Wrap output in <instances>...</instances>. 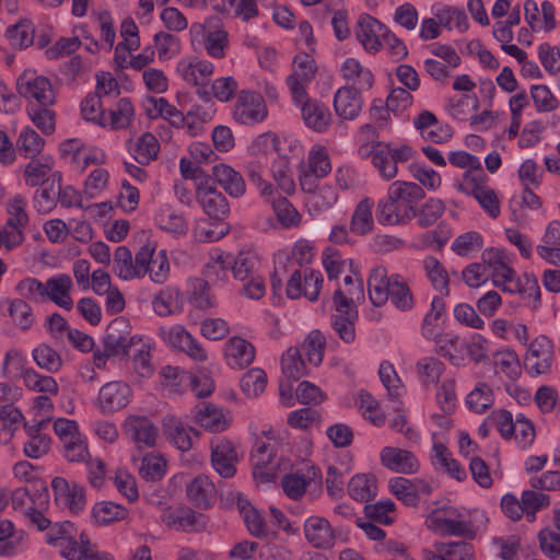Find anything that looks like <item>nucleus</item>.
<instances>
[{"instance_id": "obj_25", "label": "nucleus", "mask_w": 560, "mask_h": 560, "mask_svg": "<svg viewBox=\"0 0 560 560\" xmlns=\"http://www.w3.org/2000/svg\"><path fill=\"white\" fill-rule=\"evenodd\" d=\"M131 397V388L124 382H108L98 393L97 405L103 413H112L125 408Z\"/></svg>"}, {"instance_id": "obj_51", "label": "nucleus", "mask_w": 560, "mask_h": 560, "mask_svg": "<svg viewBox=\"0 0 560 560\" xmlns=\"http://www.w3.org/2000/svg\"><path fill=\"white\" fill-rule=\"evenodd\" d=\"M163 431L167 440L179 451L187 452L192 447V436L178 418L165 417L163 419Z\"/></svg>"}, {"instance_id": "obj_48", "label": "nucleus", "mask_w": 560, "mask_h": 560, "mask_svg": "<svg viewBox=\"0 0 560 560\" xmlns=\"http://www.w3.org/2000/svg\"><path fill=\"white\" fill-rule=\"evenodd\" d=\"M438 351L453 364L460 365L464 361L466 341L454 332H443L435 340Z\"/></svg>"}, {"instance_id": "obj_38", "label": "nucleus", "mask_w": 560, "mask_h": 560, "mask_svg": "<svg viewBox=\"0 0 560 560\" xmlns=\"http://www.w3.org/2000/svg\"><path fill=\"white\" fill-rule=\"evenodd\" d=\"M392 279L387 278V270L383 266L373 268L368 278V291L371 302L375 306L384 305L389 299Z\"/></svg>"}, {"instance_id": "obj_28", "label": "nucleus", "mask_w": 560, "mask_h": 560, "mask_svg": "<svg viewBox=\"0 0 560 560\" xmlns=\"http://www.w3.org/2000/svg\"><path fill=\"white\" fill-rule=\"evenodd\" d=\"M161 335L171 347L186 352L191 359L200 362L207 359L205 349L183 326L176 325L168 330L162 328Z\"/></svg>"}, {"instance_id": "obj_18", "label": "nucleus", "mask_w": 560, "mask_h": 560, "mask_svg": "<svg viewBox=\"0 0 560 560\" xmlns=\"http://www.w3.org/2000/svg\"><path fill=\"white\" fill-rule=\"evenodd\" d=\"M292 102L300 108L302 119L307 128L318 133H324L329 129L332 115L325 104L316 100H310L307 93L301 102Z\"/></svg>"}, {"instance_id": "obj_30", "label": "nucleus", "mask_w": 560, "mask_h": 560, "mask_svg": "<svg viewBox=\"0 0 560 560\" xmlns=\"http://www.w3.org/2000/svg\"><path fill=\"white\" fill-rule=\"evenodd\" d=\"M237 453L233 444L223 439H218L211 444V463L215 471L223 478L235 475Z\"/></svg>"}, {"instance_id": "obj_27", "label": "nucleus", "mask_w": 560, "mask_h": 560, "mask_svg": "<svg viewBox=\"0 0 560 560\" xmlns=\"http://www.w3.org/2000/svg\"><path fill=\"white\" fill-rule=\"evenodd\" d=\"M196 197L205 213L211 219L223 220L230 212V206L224 195L208 182L197 186Z\"/></svg>"}, {"instance_id": "obj_62", "label": "nucleus", "mask_w": 560, "mask_h": 560, "mask_svg": "<svg viewBox=\"0 0 560 560\" xmlns=\"http://www.w3.org/2000/svg\"><path fill=\"white\" fill-rule=\"evenodd\" d=\"M183 79L194 85H207L213 72V65L207 60H196L180 65Z\"/></svg>"}, {"instance_id": "obj_26", "label": "nucleus", "mask_w": 560, "mask_h": 560, "mask_svg": "<svg viewBox=\"0 0 560 560\" xmlns=\"http://www.w3.org/2000/svg\"><path fill=\"white\" fill-rule=\"evenodd\" d=\"M482 260L488 267L492 283L500 289L515 271L511 266L506 250L503 248L489 247L485 249L482 253Z\"/></svg>"}, {"instance_id": "obj_40", "label": "nucleus", "mask_w": 560, "mask_h": 560, "mask_svg": "<svg viewBox=\"0 0 560 560\" xmlns=\"http://www.w3.org/2000/svg\"><path fill=\"white\" fill-rule=\"evenodd\" d=\"M445 316V303L442 298L434 296L430 304V310L425 314L422 326L421 335L427 340H435L442 332V324Z\"/></svg>"}, {"instance_id": "obj_9", "label": "nucleus", "mask_w": 560, "mask_h": 560, "mask_svg": "<svg viewBox=\"0 0 560 560\" xmlns=\"http://www.w3.org/2000/svg\"><path fill=\"white\" fill-rule=\"evenodd\" d=\"M11 366L20 372V376L27 388L39 393H49L51 395L58 394L59 387L55 378L40 375L31 369H23V359L18 351L7 352L2 368L3 373L10 374L12 372Z\"/></svg>"}, {"instance_id": "obj_29", "label": "nucleus", "mask_w": 560, "mask_h": 560, "mask_svg": "<svg viewBox=\"0 0 560 560\" xmlns=\"http://www.w3.org/2000/svg\"><path fill=\"white\" fill-rule=\"evenodd\" d=\"M162 522L168 527L183 532H198L207 526L206 515L186 506L163 513Z\"/></svg>"}, {"instance_id": "obj_37", "label": "nucleus", "mask_w": 560, "mask_h": 560, "mask_svg": "<svg viewBox=\"0 0 560 560\" xmlns=\"http://www.w3.org/2000/svg\"><path fill=\"white\" fill-rule=\"evenodd\" d=\"M432 13L440 25L448 31L465 33L469 27V22L464 10L448 4H435L432 7Z\"/></svg>"}, {"instance_id": "obj_24", "label": "nucleus", "mask_w": 560, "mask_h": 560, "mask_svg": "<svg viewBox=\"0 0 560 560\" xmlns=\"http://www.w3.org/2000/svg\"><path fill=\"white\" fill-rule=\"evenodd\" d=\"M502 291L518 294L525 303L532 308H536L540 303V288L537 278L529 272L520 276L514 271L513 276L503 284Z\"/></svg>"}, {"instance_id": "obj_42", "label": "nucleus", "mask_w": 560, "mask_h": 560, "mask_svg": "<svg viewBox=\"0 0 560 560\" xmlns=\"http://www.w3.org/2000/svg\"><path fill=\"white\" fill-rule=\"evenodd\" d=\"M480 101L475 93L451 96L445 105L448 116L457 121H468L471 114L479 109Z\"/></svg>"}, {"instance_id": "obj_17", "label": "nucleus", "mask_w": 560, "mask_h": 560, "mask_svg": "<svg viewBox=\"0 0 560 560\" xmlns=\"http://www.w3.org/2000/svg\"><path fill=\"white\" fill-rule=\"evenodd\" d=\"M306 541L316 549L327 550L335 546L337 533L329 520L322 515L306 517L303 525Z\"/></svg>"}, {"instance_id": "obj_45", "label": "nucleus", "mask_w": 560, "mask_h": 560, "mask_svg": "<svg viewBox=\"0 0 560 560\" xmlns=\"http://www.w3.org/2000/svg\"><path fill=\"white\" fill-rule=\"evenodd\" d=\"M492 361L494 372L499 376L515 381L522 373L518 355L513 349L505 348L497 351Z\"/></svg>"}, {"instance_id": "obj_33", "label": "nucleus", "mask_w": 560, "mask_h": 560, "mask_svg": "<svg viewBox=\"0 0 560 560\" xmlns=\"http://www.w3.org/2000/svg\"><path fill=\"white\" fill-rule=\"evenodd\" d=\"M186 493L192 505L209 509L215 501L217 490L210 478L201 474L186 486Z\"/></svg>"}, {"instance_id": "obj_4", "label": "nucleus", "mask_w": 560, "mask_h": 560, "mask_svg": "<svg viewBox=\"0 0 560 560\" xmlns=\"http://www.w3.org/2000/svg\"><path fill=\"white\" fill-rule=\"evenodd\" d=\"M279 441L272 430L262 431L252 451L253 477L257 482L276 481L280 469V457L277 456Z\"/></svg>"}, {"instance_id": "obj_14", "label": "nucleus", "mask_w": 560, "mask_h": 560, "mask_svg": "<svg viewBox=\"0 0 560 560\" xmlns=\"http://www.w3.org/2000/svg\"><path fill=\"white\" fill-rule=\"evenodd\" d=\"M556 7L549 0L540 5L535 0H525L524 20L534 33H551L558 27Z\"/></svg>"}, {"instance_id": "obj_56", "label": "nucleus", "mask_w": 560, "mask_h": 560, "mask_svg": "<svg viewBox=\"0 0 560 560\" xmlns=\"http://www.w3.org/2000/svg\"><path fill=\"white\" fill-rule=\"evenodd\" d=\"M61 180V174L55 172L50 174L47 180L49 185L43 186L37 189L34 195V207L40 213L50 212L57 205V187L56 184Z\"/></svg>"}, {"instance_id": "obj_49", "label": "nucleus", "mask_w": 560, "mask_h": 560, "mask_svg": "<svg viewBox=\"0 0 560 560\" xmlns=\"http://www.w3.org/2000/svg\"><path fill=\"white\" fill-rule=\"evenodd\" d=\"M378 377L389 398L400 399L405 396L406 386L390 361L383 360L380 363Z\"/></svg>"}, {"instance_id": "obj_5", "label": "nucleus", "mask_w": 560, "mask_h": 560, "mask_svg": "<svg viewBox=\"0 0 560 560\" xmlns=\"http://www.w3.org/2000/svg\"><path fill=\"white\" fill-rule=\"evenodd\" d=\"M424 523L429 530L439 535H474V526L467 512L456 506H442L431 511Z\"/></svg>"}, {"instance_id": "obj_21", "label": "nucleus", "mask_w": 560, "mask_h": 560, "mask_svg": "<svg viewBox=\"0 0 560 560\" xmlns=\"http://www.w3.org/2000/svg\"><path fill=\"white\" fill-rule=\"evenodd\" d=\"M380 460L385 468L397 474L413 475L420 470L417 456L405 448L385 446L380 452Z\"/></svg>"}, {"instance_id": "obj_54", "label": "nucleus", "mask_w": 560, "mask_h": 560, "mask_svg": "<svg viewBox=\"0 0 560 560\" xmlns=\"http://www.w3.org/2000/svg\"><path fill=\"white\" fill-rule=\"evenodd\" d=\"M46 285L48 287L47 298L62 308L68 311L72 308L73 301L69 295L72 281L68 275L49 278Z\"/></svg>"}, {"instance_id": "obj_19", "label": "nucleus", "mask_w": 560, "mask_h": 560, "mask_svg": "<svg viewBox=\"0 0 560 560\" xmlns=\"http://www.w3.org/2000/svg\"><path fill=\"white\" fill-rule=\"evenodd\" d=\"M362 93L354 86L338 88L332 97V107L337 117L348 121L358 119L364 104Z\"/></svg>"}, {"instance_id": "obj_59", "label": "nucleus", "mask_w": 560, "mask_h": 560, "mask_svg": "<svg viewBox=\"0 0 560 560\" xmlns=\"http://www.w3.org/2000/svg\"><path fill=\"white\" fill-rule=\"evenodd\" d=\"M258 264L257 254L250 248H245L233 258L231 270L235 279L247 281L249 277L256 273Z\"/></svg>"}, {"instance_id": "obj_36", "label": "nucleus", "mask_w": 560, "mask_h": 560, "mask_svg": "<svg viewBox=\"0 0 560 560\" xmlns=\"http://www.w3.org/2000/svg\"><path fill=\"white\" fill-rule=\"evenodd\" d=\"M489 182V176L480 166L475 170L464 171L460 176L454 178L453 186L458 192L474 198L490 185Z\"/></svg>"}, {"instance_id": "obj_11", "label": "nucleus", "mask_w": 560, "mask_h": 560, "mask_svg": "<svg viewBox=\"0 0 560 560\" xmlns=\"http://www.w3.org/2000/svg\"><path fill=\"white\" fill-rule=\"evenodd\" d=\"M316 73L315 60L308 52L298 54L292 63V73L287 79L291 100L301 102Z\"/></svg>"}, {"instance_id": "obj_46", "label": "nucleus", "mask_w": 560, "mask_h": 560, "mask_svg": "<svg viewBox=\"0 0 560 560\" xmlns=\"http://www.w3.org/2000/svg\"><path fill=\"white\" fill-rule=\"evenodd\" d=\"M353 404L360 410L362 417L373 425L380 428L385 424L386 416L378 401L365 390H360L353 396Z\"/></svg>"}, {"instance_id": "obj_31", "label": "nucleus", "mask_w": 560, "mask_h": 560, "mask_svg": "<svg viewBox=\"0 0 560 560\" xmlns=\"http://www.w3.org/2000/svg\"><path fill=\"white\" fill-rule=\"evenodd\" d=\"M423 560H476L475 549L467 542H440L422 550Z\"/></svg>"}, {"instance_id": "obj_44", "label": "nucleus", "mask_w": 560, "mask_h": 560, "mask_svg": "<svg viewBox=\"0 0 560 560\" xmlns=\"http://www.w3.org/2000/svg\"><path fill=\"white\" fill-rule=\"evenodd\" d=\"M205 47L207 52L213 58H223L229 45L228 32L222 28L219 19H210L207 24Z\"/></svg>"}, {"instance_id": "obj_60", "label": "nucleus", "mask_w": 560, "mask_h": 560, "mask_svg": "<svg viewBox=\"0 0 560 560\" xmlns=\"http://www.w3.org/2000/svg\"><path fill=\"white\" fill-rule=\"evenodd\" d=\"M279 138L278 135L271 131L264 132L255 138L249 147L252 155L264 159L275 158L277 162L280 156L279 150Z\"/></svg>"}, {"instance_id": "obj_3", "label": "nucleus", "mask_w": 560, "mask_h": 560, "mask_svg": "<svg viewBox=\"0 0 560 560\" xmlns=\"http://www.w3.org/2000/svg\"><path fill=\"white\" fill-rule=\"evenodd\" d=\"M325 349L326 338L322 331H310L300 347L289 348L282 355V374L292 380L308 375L311 369L322 364Z\"/></svg>"}, {"instance_id": "obj_16", "label": "nucleus", "mask_w": 560, "mask_h": 560, "mask_svg": "<svg viewBox=\"0 0 560 560\" xmlns=\"http://www.w3.org/2000/svg\"><path fill=\"white\" fill-rule=\"evenodd\" d=\"M526 346L525 366L528 373L540 375L548 372L553 358L552 341L545 335H538Z\"/></svg>"}, {"instance_id": "obj_61", "label": "nucleus", "mask_w": 560, "mask_h": 560, "mask_svg": "<svg viewBox=\"0 0 560 560\" xmlns=\"http://www.w3.org/2000/svg\"><path fill=\"white\" fill-rule=\"evenodd\" d=\"M374 208V200L372 198L362 199L353 212L350 229L359 235L366 234L373 226L372 210Z\"/></svg>"}, {"instance_id": "obj_20", "label": "nucleus", "mask_w": 560, "mask_h": 560, "mask_svg": "<svg viewBox=\"0 0 560 560\" xmlns=\"http://www.w3.org/2000/svg\"><path fill=\"white\" fill-rule=\"evenodd\" d=\"M51 489L58 505L67 508L74 514L84 510L86 504L85 493L80 485L69 483L62 477H55L51 481Z\"/></svg>"}, {"instance_id": "obj_6", "label": "nucleus", "mask_w": 560, "mask_h": 560, "mask_svg": "<svg viewBox=\"0 0 560 560\" xmlns=\"http://www.w3.org/2000/svg\"><path fill=\"white\" fill-rule=\"evenodd\" d=\"M332 165L328 150L323 144H313L306 162L300 161L298 166V179L304 192H311L317 187V180L325 178L331 172Z\"/></svg>"}, {"instance_id": "obj_64", "label": "nucleus", "mask_w": 560, "mask_h": 560, "mask_svg": "<svg viewBox=\"0 0 560 560\" xmlns=\"http://www.w3.org/2000/svg\"><path fill=\"white\" fill-rule=\"evenodd\" d=\"M128 510L112 501L98 502L93 506L92 515L100 525H107L126 518Z\"/></svg>"}, {"instance_id": "obj_32", "label": "nucleus", "mask_w": 560, "mask_h": 560, "mask_svg": "<svg viewBox=\"0 0 560 560\" xmlns=\"http://www.w3.org/2000/svg\"><path fill=\"white\" fill-rule=\"evenodd\" d=\"M247 175L250 182L256 186L259 197L266 203H269L275 211V217L267 220L268 228L277 229L280 223V207L278 205V201L280 200L279 189L271 183L264 179L261 174L255 167L248 168Z\"/></svg>"}, {"instance_id": "obj_35", "label": "nucleus", "mask_w": 560, "mask_h": 560, "mask_svg": "<svg viewBox=\"0 0 560 560\" xmlns=\"http://www.w3.org/2000/svg\"><path fill=\"white\" fill-rule=\"evenodd\" d=\"M228 364L233 369H243L255 359L254 346L241 337H232L225 345Z\"/></svg>"}, {"instance_id": "obj_53", "label": "nucleus", "mask_w": 560, "mask_h": 560, "mask_svg": "<svg viewBox=\"0 0 560 560\" xmlns=\"http://www.w3.org/2000/svg\"><path fill=\"white\" fill-rule=\"evenodd\" d=\"M376 478L372 474H357L348 485L349 495L359 502H366L376 495Z\"/></svg>"}, {"instance_id": "obj_55", "label": "nucleus", "mask_w": 560, "mask_h": 560, "mask_svg": "<svg viewBox=\"0 0 560 560\" xmlns=\"http://www.w3.org/2000/svg\"><path fill=\"white\" fill-rule=\"evenodd\" d=\"M322 264L329 280L338 279L347 270H352L354 260L351 258H343L341 254L327 247L322 254Z\"/></svg>"}, {"instance_id": "obj_12", "label": "nucleus", "mask_w": 560, "mask_h": 560, "mask_svg": "<svg viewBox=\"0 0 560 560\" xmlns=\"http://www.w3.org/2000/svg\"><path fill=\"white\" fill-rule=\"evenodd\" d=\"M267 107L259 93L249 90H242L233 108V118L242 125H255L265 119Z\"/></svg>"}, {"instance_id": "obj_47", "label": "nucleus", "mask_w": 560, "mask_h": 560, "mask_svg": "<svg viewBox=\"0 0 560 560\" xmlns=\"http://www.w3.org/2000/svg\"><path fill=\"white\" fill-rule=\"evenodd\" d=\"M422 269L434 290L447 295L450 292V273L444 265L433 256L422 260Z\"/></svg>"}, {"instance_id": "obj_13", "label": "nucleus", "mask_w": 560, "mask_h": 560, "mask_svg": "<svg viewBox=\"0 0 560 560\" xmlns=\"http://www.w3.org/2000/svg\"><path fill=\"white\" fill-rule=\"evenodd\" d=\"M389 28L370 14H361L355 23L354 33L362 48L369 54L383 49V42Z\"/></svg>"}, {"instance_id": "obj_39", "label": "nucleus", "mask_w": 560, "mask_h": 560, "mask_svg": "<svg viewBox=\"0 0 560 560\" xmlns=\"http://www.w3.org/2000/svg\"><path fill=\"white\" fill-rule=\"evenodd\" d=\"M145 113L150 118L162 117L168 120L175 128H183L185 124L184 114L171 105L164 97H148L145 101Z\"/></svg>"}, {"instance_id": "obj_8", "label": "nucleus", "mask_w": 560, "mask_h": 560, "mask_svg": "<svg viewBox=\"0 0 560 560\" xmlns=\"http://www.w3.org/2000/svg\"><path fill=\"white\" fill-rule=\"evenodd\" d=\"M324 284V277L319 270H295L289 278L285 294L291 300L305 298L310 302H316Z\"/></svg>"}, {"instance_id": "obj_10", "label": "nucleus", "mask_w": 560, "mask_h": 560, "mask_svg": "<svg viewBox=\"0 0 560 560\" xmlns=\"http://www.w3.org/2000/svg\"><path fill=\"white\" fill-rule=\"evenodd\" d=\"M18 93L26 100H35L40 106L49 107L55 103V91L50 81L35 71L25 70L16 81Z\"/></svg>"}, {"instance_id": "obj_7", "label": "nucleus", "mask_w": 560, "mask_h": 560, "mask_svg": "<svg viewBox=\"0 0 560 560\" xmlns=\"http://www.w3.org/2000/svg\"><path fill=\"white\" fill-rule=\"evenodd\" d=\"M354 301L348 299L340 289H337L332 296L331 325L340 339L347 343L355 339L354 326L359 314Z\"/></svg>"}, {"instance_id": "obj_41", "label": "nucleus", "mask_w": 560, "mask_h": 560, "mask_svg": "<svg viewBox=\"0 0 560 560\" xmlns=\"http://www.w3.org/2000/svg\"><path fill=\"white\" fill-rule=\"evenodd\" d=\"M212 176L223 189L234 198H238L245 192V182L243 176L226 164H218L212 167Z\"/></svg>"}, {"instance_id": "obj_63", "label": "nucleus", "mask_w": 560, "mask_h": 560, "mask_svg": "<svg viewBox=\"0 0 560 560\" xmlns=\"http://www.w3.org/2000/svg\"><path fill=\"white\" fill-rule=\"evenodd\" d=\"M438 408L445 415H452L457 407L456 382L453 378L442 381L435 390Z\"/></svg>"}, {"instance_id": "obj_50", "label": "nucleus", "mask_w": 560, "mask_h": 560, "mask_svg": "<svg viewBox=\"0 0 560 560\" xmlns=\"http://www.w3.org/2000/svg\"><path fill=\"white\" fill-rule=\"evenodd\" d=\"M317 469L314 466L306 468V471H296L282 478V490L293 499H300L306 491L310 481L317 477Z\"/></svg>"}, {"instance_id": "obj_2", "label": "nucleus", "mask_w": 560, "mask_h": 560, "mask_svg": "<svg viewBox=\"0 0 560 560\" xmlns=\"http://www.w3.org/2000/svg\"><path fill=\"white\" fill-rule=\"evenodd\" d=\"M416 149L407 141H372L358 148L361 159H370L371 164L384 180H392L398 175V163H406L416 156Z\"/></svg>"}, {"instance_id": "obj_15", "label": "nucleus", "mask_w": 560, "mask_h": 560, "mask_svg": "<svg viewBox=\"0 0 560 560\" xmlns=\"http://www.w3.org/2000/svg\"><path fill=\"white\" fill-rule=\"evenodd\" d=\"M430 462L436 471L443 472L458 482L467 479L466 468L454 458L445 443L435 433L432 435Z\"/></svg>"}, {"instance_id": "obj_57", "label": "nucleus", "mask_w": 560, "mask_h": 560, "mask_svg": "<svg viewBox=\"0 0 560 560\" xmlns=\"http://www.w3.org/2000/svg\"><path fill=\"white\" fill-rule=\"evenodd\" d=\"M182 296L176 288H166L152 301L153 310L159 316H168L182 312Z\"/></svg>"}, {"instance_id": "obj_52", "label": "nucleus", "mask_w": 560, "mask_h": 560, "mask_svg": "<svg viewBox=\"0 0 560 560\" xmlns=\"http://www.w3.org/2000/svg\"><path fill=\"white\" fill-rule=\"evenodd\" d=\"M494 402V394L490 385L478 382L465 398L466 407L475 413H485Z\"/></svg>"}, {"instance_id": "obj_58", "label": "nucleus", "mask_w": 560, "mask_h": 560, "mask_svg": "<svg viewBox=\"0 0 560 560\" xmlns=\"http://www.w3.org/2000/svg\"><path fill=\"white\" fill-rule=\"evenodd\" d=\"M138 343L137 341H130V340H113L112 338H104L103 345L104 350L103 351H95L93 354V361L94 365L97 369H102L105 366L106 361L110 357H120L124 358L128 355L130 348Z\"/></svg>"}, {"instance_id": "obj_22", "label": "nucleus", "mask_w": 560, "mask_h": 560, "mask_svg": "<svg viewBox=\"0 0 560 560\" xmlns=\"http://www.w3.org/2000/svg\"><path fill=\"white\" fill-rule=\"evenodd\" d=\"M339 74L346 82L343 86H354L361 92L371 90L375 82L372 70L354 57H348L340 63Z\"/></svg>"}, {"instance_id": "obj_1", "label": "nucleus", "mask_w": 560, "mask_h": 560, "mask_svg": "<svg viewBox=\"0 0 560 560\" xmlns=\"http://www.w3.org/2000/svg\"><path fill=\"white\" fill-rule=\"evenodd\" d=\"M423 198L424 191L417 183L395 180L377 202L376 219L382 225L408 224L416 218L418 203Z\"/></svg>"}, {"instance_id": "obj_34", "label": "nucleus", "mask_w": 560, "mask_h": 560, "mask_svg": "<svg viewBox=\"0 0 560 560\" xmlns=\"http://www.w3.org/2000/svg\"><path fill=\"white\" fill-rule=\"evenodd\" d=\"M195 420L200 427L214 433L222 432L229 427L223 410L213 404H198L195 407Z\"/></svg>"}, {"instance_id": "obj_23", "label": "nucleus", "mask_w": 560, "mask_h": 560, "mask_svg": "<svg viewBox=\"0 0 560 560\" xmlns=\"http://www.w3.org/2000/svg\"><path fill=\"white\" fill-rule=\"evenodd\" d=\"M124 433L138 448L153 447L155 445L158 429L153 422L142 416H129L122 424Z\"/></svg>"}, {"instance_id": "obj_43", "label": "nucleus", "mask_w": 560, "mask_h": 560, "mask_svg": "<svg viewBox=\"0 0 560 560\" xmlns=\"http://www.w3.org/2000/svg\"><path fill=\"white\" fill-rule=\"evenodd\" d=\"M306 207L311 214L317 215L331 209L338 201L339 195L337 189L329 184L317 186L313 191L308 192Z\"/></svg>"}]
</instances>
